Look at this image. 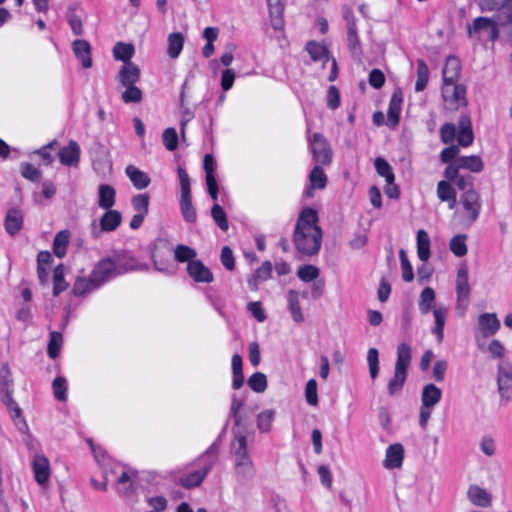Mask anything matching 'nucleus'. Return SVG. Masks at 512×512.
<instances>
[{"instance_id": "obj_1", "label": "nucleus", "mask_w": 512, "mask_h": 512, "mask_svg": "<svg viewBox=\"0 0 512 512\" xmlns=\"http://www.w3.org/2000/svg\"><path fill=\"white\" fill-rule=\"evenodd\" d=\"M293 243L296 250L305 256H314L320 251L322 230L315 209L306 207L301 211L295 225Z\"/></svg>"}, {"instance_id": "obj_2", "label": "nucleus", "mask_w": 512, "mask_h": 512, "mask_svg": "<svg viewBox=\"0 0 512 512\" xmlns=\"http://www.w3.org/2000/svg\"><path fill=\"white\" fill-rule=\"evenodd\" d=\"M234 436L230 444V451L234 457V470L239 484H246L255 477L256 470L247 448L246 432L242 429H232Z\"/></svg>"}, {"instance_id": "obj_3", "label": "nucleus", "mask_w": 512, "mask_h": 512, "mask_svg": "<svg viewBox=\"0 0 512 512\" xmlns=\"http://www.w3.org/2000/svg\"><path fill=\"white\" fill-rule=\"evenodd\" d=\"M411 359V347L407 343L399 344L397 347L394 375L387 384V390L390 396H394L402 390L407 379V370Z\"/></svg>"}, {"instance_id": "obj_4", "label": "nucleus", "mask_w": 512, "mask_h": 512, "mask_svg": "<svg viewBox=\"0 0 512 512\" xmlns=\"http://www.w3.org/2000/svg\"><path fill=\"white\" fill-rule=\"evenodd\" d=\"M178 176L180 180L181 195L180 209L186 222L195 223L197 220V212L192 204L191 185L188 173L184 168H178Z\"/></svg>"}, {"instance_id": "obj_5", "label": "nucleus", "mask_w": 512, "mask_h": 512, "mask_svg": "<svg viewBox=\"0 0 512 512\" xmlns=\"http://www.w3.org/2000/svg\"><path fill=\"white\" fill-rule=\"evenodd\" d=\"M456 310L463 315L470 303L471 287L469 284L468 268L461 265L458 268L455 280Z\"/></svg>"}, {"instance_id": "obj_6", "label": "nucleus", "mask_w": 512, "mask_h": 512, "mask_svg": "<svg viewBox=\"0 0 512 512\" xmlns=\"http://www.w3.org/2000/svg\"><path fill=\"white\" fill-rule=\"evenodd\" d=\"M133 268L124 267L122 265H118L111 258H105L99 261L94 269L91 272V275L95 282L101 287L104 283L109 281L110 279L127 272L128 270H132Z\"/></svg>"}, {"instance_id": "obj_7", "label": "nucleus", "mask_w": 512, "mask_h": 512, "mask_svg": "<svg viewBox=\"0 0 512 512\" xmlns=\"http://www.w3.org/2000/svg\"><path fill=\"white\" fill-rule=\"evenodd\" d=\"M502 19L500 16L496 18L477 17L473 20L472 25L468 26V35L470 37L477 36L480 38L486 35L491 41H495L499 36L498 23Z\"/></svg>"}, {"instance_id": "obj_8", "label": "nucleus", "mask_w": 512, "mask_h": 512, "mask_svg": "<svg viewBox=\"0 0 512 512\" xmlns=\"http://www.w3.org/2000/svg\"><path fill=\"white\" fill-rule=\"evenodd\" d=\"M442 96L446 109L451 111L458 110L460 107L465 106L467 103L466 88L461 84H443Z\"/></svg>"}, {"instance_id": "obj_9", "label": "nucleus", "mask_w": 512, "mask_h": 512, "mask_svg": "<svg viewBox=\"0 0 512 512\" xmlns=\"http://www.w3.org/2000/svg\"><path fill=\"white\" fill-rule=\"evenodd\" d=\"M310 148L313 155V160L317 164H330L332 152L326 138L322 134L315 133L312 136L310 139Z\"/></svg>"}, {"instance_id": "obj_10", "label": "nucleus", "mask_w": 512, "mask_h": 512, "mask_svg": "<svg viewBox=\"0 0 512 512\" xmlns=\"http://www.w3.org/2000/svg\"><path fill=\"white\" fill-rule=\"evenodd\" d=\"M498 392L502 400L508 402L512 399V365L501 362L497 374Z\"/></svg>"}, {"instance_id": "obj_11", "label": "nucleus", "mask_w": 512, "mask_h": 512, "mask_svg": "<svg viewBox=\"0 0 512 512\" xmlns=\"http://www.w3.org/2000/svg\"><path fill=\"white\" fill-rule=\"evenodd\" d=\"M31 465L36 483L39 486L46 488L51 476V468L48 458L43 454L37 453L34 455Z\"/></svg>"}, {"instance_id": "obj_12", "label": "nucleus", "mask_w": 512, "mask_h": 512, "mask_svg": "<svg viewBox=\"0 0 512 512\" xmlns=\"http://www.w3.org/2000/svg\"><path fill=\"white\" fill-rule=\"evenodd\" d=\"M107 211L100 218V228L93 224L92 236L99 238L102 232H112L121 224L122 216L120 212L113 209H106Z\"/></svg>"}, {"instance_id": "obj_13", "label": "nucleus", "mask_w": 512, "mask_h": 512, "mask_svg": "<svg viewBox=\"0 0 512 512\" xmlns=\"http://www.w3.org/2000/svg\"><path fill=\"white\" fill-rule=\"evenodd\" d=\"M461 203L470 223L476 221L481 210V198L475 189H468L461 195Z\"/></svg>"}, {"instance_id": "obj_14", "label": "nucleus", "mask_w": 512, "mask_h": 512, "mask_svg": "<svg viewBox=\"0 0 512 512\" xmlns=\"http://www.w3.org/2000/svg\"><path fill=\"white\" fill-rule=\"evenodd\" d=\"M500 321L495 313H482L478 317V333L483 338H489L500 329Z\"/></svg>"}, {"instance_id": "obj_15", "label": "nucleus", "mask_w": 512, "mask_h": 512, "mask_svg": "<svg viewBox=\"0 0 512 512\" xmlns=\"http://www.w3.org/2000/svg\"><path fill=\"white\" fill-rule=\"evenodd\" d=\"M343 17L346 21L348 47L352 52H358L360 49V41L358 38L355 15L351 9L347 8L343 12Z\"/></svg>"}, {"instance_id": "obj_16", "label": "nucleus", "mask_w": 512, "mask_h": 512, "mask_svg": "<svg viewBox=\"0 0 512 512\" xmlns=\"http://www.w3.org/2000/svg\"><path fill=\"white\" fill-rule=\"evenodd\" d=\"M187 273L198 283H211L214 280L210 269L199 259L192 260L187 264Z\"/></svg>"}, {"instance_id": "obj_17", "label": "nucleus", "mask_w": 512, "mask_h": 512, "mask_svg": "<svg viewBox=\"0 0 512 512\" xmlns=\"http://www.w3.org/2000/svg\"><path fill=\"white\" fill-rule=\"evenodd\" d=\"M81 149L75 140H70L68 145L61 148L58 157L61 164L69 167H77L80 161Z\"/></svg>"}, {"instance_id": "obj_18", "label": "nucleus", "mask_w": 512, "mask_h": 512, "mask_svg": "<svg viewBox=\"0 0 512 512\" xmlns=\"http://www.w3.org/2000/svg\"><path fill=\"white\" fill-rule=\"evenodd\" d=\"M404 460V447L400 443H395L386 449L383 466L388 469H398L402 466Z\"/></svg>"}, {"instance_id": "obj_19", "label": "nucleus", "mask_w": 512, "mask_h": 512, "mask_svg": "<svg viewBox=\"0 0 512 512\" xmlns=\"http://www.w3.org/2000/svg\"><path fill=\"white\" fill-rule=\"evenodd\" d=\"M141 71L137 64L129 62L123 64L118 73V81L122 86L135 85L140 80Z\"/></svg>"}, {"instance_id": "obj_20", "label": "nucleus", "mask_w": 512, "mask_h": 512, "mask_svg": "<svg viewBox=\"0 0 512 512\" xmlns=\"http://www.w3.org/2000/svg\"><path fill=\"white\" fill-rule=\"evenodd\" d=\"M72 49L76 58L85 69L92 67L91 46L87 40L77 39L72 43Z\"/></svg>"}, {"instance_id": "obj_21", "label": "nucleus", "mask_w": 512, "mask_h": 512, "mask_svg": "<svg viewBox=\"0 0 512 512\" xmlns=\"http://www.w3.org/2000/svg\"><path fill=\"white\" fill-rule=\"evenodd\" d=\"M23 226V213L19 208H10L7 213L4 220V227L6 232L11 235L15 236Z\"/></svg>"}, {"instance_id": "obj_22", "label": "nucleus", "mask_w": 512, "mask_h": 512, "mask_svg": "<svg viewBox=\"0 0 512 512\" xmlns=\"http://www.w3.org/2000/svg\"><path fill=\"white\" fill-rule=\"evenodd\" d=\"M402 101L401 91H395L392 94L387 110V123L392 128L396 127L399 123Z\"/></svg>"}, {"instance_id": "obj_23", "label": "nucleus", "mask_w": 512, "mask_h": 512, "mask_svg": "<svg viewBox=\"0 0 512 512\" xmlns=\"http://www.w3.org/2000/svg\"><path fill=\"white\" fill-rule=\"evenodd\" d=\"M309 183L310 186L306 190V195L308 197L313 196L314 189H324L326 187L327 176L319 165L314 166V168L310 171Z\"/></svg>"}, {"instance_id": "obj_24", "label": "nucleus", "mask_w": 512, "mask_h": 512, "mask_svg": "<svg viewBox=\"0 0 512 512\" xmlns=\"http://www.w3.org/2000/svg\"><path fill=\"white\" fill-rule=\"evenodd\" d=\"M460 70L461 65L458 58L449 56L442 71L444 84L455 83L458 79Z\"/></svg>"}, {"instance_id": "obj_25", "label": "nucleus", "mask_w": 512, "mask_h": 512, "mask_svg": "<svg viewBox=\"0 0 512 512\" xmlns=\"http://www.w3.org/2000/svg\"><path fill=\"white\" fill-rule=\"evenodd\" d=\"M126 174L129 177V179L132 182V184L137 189H144L151 182V179H150L149 175L147 173L141 171L140 169H138L134 165H128L126 167Z\"/></svg>"}, {"instance_id": "obj_26", "label": "nucleus", "mask_w": 512, "mask_h": 512, "mask_svg": "<svg viewBox=\"0 0 512 512\" xmlns=\"http://www.w3.org/2000/svg\"><path fill=\"white\" fill-rule=\"evenodd\" d=\"M468 498L476 506L488 507L491 505V496L483 488L472 485L468 489Z\"/></svg>"}, {"instance_id": "obj_27", "label": "nucleus", "mask_w": 512, "mask_h": 512, "mask_svg": "<svg viewBox=\"0 0 512 512\" xmlns=\"http://www.w3.org/2000/svg\"><path fill=\"white\" fill-rule=\"evenodd\" d=\"M115 189L108 184H101L98 188V205L102 209H111L115 204Z\"/></svg>"}, {"instance_id": "obj_28", "label": "nucleus", "mask_w": 512, "mask_h": 512, "mask_svg": "<svg viewBox=\"0 0 512 512\" xmlns=\"http://www.w3.org/2000/svg\"><path fill=\"white\" fill-rule=\"evenodd\" d=\"M448 309L444 306H438L433 310V316L435 319V326L432 329V333L436 335L439 343L443 341L444 327L446 322Z\"/></svg>"}, {"instance_id": "obj_29", "label": "nucleus", "mask_w": 512, "mask_h": 512, "mask_svg": "<svg viewBox=\"0 0 512 512\" xmlns=\"http://www.w3.org/2000/svg\"><path fill=\"white\" fill-rule=\"evenodd\" d=\"M98 288V284L95 282L92 275L90 274L88 278L78 277L73 285L72 291L76 296H84Z\"/></svg>"}, {"instance_id": "obj_30", "label": "nucleus", "mask_w": 512, "mask_h": 512, "mask_svg": "<svg viewBox=\"0 0 512 512\" xmlns=\"http://www.w3.org/2000/svg\"><path fill=\"white\" fill-rule=\"evenodd\" d=\"M417 255L422 262H427L430 258V238L423 229L417 232Z\"/></svg>"}, {"instance_id": "obj_31", "label": "nucleus", "mask_w": 512, "mask_h": 512, "mask_svg": "<svg viewBox=\"0 0 512 512\" xmlns=\"http://www.w3.org/2000/svg\"><path fill=\"white\" fill-rule=\"evenodd\" d=\"M269 6L271 24L275 30H280L283 28V11H284V3L283 1H267Z\"/></svg>"}, {"instance_id": "obj_32", "label": "nucleus", "mask_w": 512, "mask_h": 512, "mask_svg": "<svg viewBox=\"0 0 512 512\" xmlns=\"http://www.w3.org/2000/svg\"><path fill=\"white\" fill-rule=\"evenodd\" d=\"M212 464L207 465L204 469L194 471L184 478H181L180 483L185 488H194L199 486L205 479L208 472L211 470Z\"/></svg>"}, {"instance_id": "obj_33", "label": "nucleus", "mask_w": 512, "mask_h": 512, "mask_svg": "<svg viewBox=\"0 0 512 512\" xmlns=\"http://www.w3.org/2000/svg\"><path fill=\"white\" fill-rule=\"evenodd\" d=\"M442 392L440 388L434 384H427L424 386L421 396V402L425 406L434 407L441 400Z\"/></svg>"}, {"instance_id": "obj_34", "label": "nucleus", "mask_w": 512, "mask_h": 512, "mask_svg": "<svg viewBox=\"0 0 512 512\" xmlns=\"http://www.w3.org/2000/svg\"><path fill=\"white\" fill-rule=\"evenodd\" d=\"M242 357L239 354H234L231 360V368H232V387L235 390L240 389L244 383V375L242 371Z\"/></svg>"}, {"instance_id": "obj_35", "label": "nucleus", "mask_w": 512, "mask_h": 512, "mask_svg": "<svg viewBox=\"0 0 512 512\" xmlns=\"http://www.w3.org/2000/svg\"><path fill=\"white\" fill-rule=\"evenodd\" d=\"M70 232L68 230L59 231L53 240V253L63 258L66 255L67 247L69 244Z\"/></svg>"}, {"instance_id": "obj_36", "label": "nucleus", "mask_w": 512, "mask_h": 512, "mask_svg": "<svg viewBox=\"0 0 512 512\" xmlns=\"http://www.w3.org/2000/svg\"><path fill=\"white\" fill-rule=\"evenodd\" d=\"M167 41H168L167 53L170 58L176 59L180 55V53L183 49L184 36L180 32H174V33H171L168 35Z\"/></svg>"}, {"instance_id": "obj_37", "label": "nucleus", "mask_w": 512, "mask_h": 512, "mask_svg": "<svg viewBox=\"0 0 512 512\" xmlns=\"http://www.w3.org/2000/svg\"><path fill=\"white\" fill-rule=\"evenodd\" d=\"M288 309L292 315V318L295 322L301 323L304 321V316L301 311L300 301H299V293L295 290H290L288 292Z\"/></svg>"}, {"instance_id": "obj_38", "label": "nucleus", "mask_w": 512, "mask_h": 512, "mask_svg": "<svg viewBox=\"0 0 512 512\" xmlns=\"http://www.w3.org/2000/svg\"><path fill=\"white\" fill-rule=\"evenodd\" d=\"M306 50L313 61H327L329 59L326 46L315 41H309L306 44Z\"/></svg>"}, {"instance_id": "obj_39", "label": "nucleus", "mask_w": 512, "mask_h": 512, "mask_svg": "<svg viewBox=\"0 0 512 512\" xmlns=\"http://www.w3.org/2000/svg\"><path fill=\"white\" fill-rule=\"evenodd\" d=\"M134 46L123 42H118L113 48V56L116 60L123 61L124 64L131 62L130 59L134 55Z\"/></svg>"}, {"instance_id": "obj_40", "label": "nucleus", "mask_w": 512, "mask_h": 512, "mask_svg": "<svg viewBox=\"0 0 512 512\" xmlns=\"http://www.w3.org/2000/svg\"><path fill=\"white\" fill-rule=\"evenodd\" d=\"M459 162V167L461 169H467L474 173H479L483 170V162L479 156L471 155L464 156L457 159Z\"/></svg>"}, {"instance_id": "obj_41", "label": "nucleus", "mask_w": 512, "mask_h": 512, "mask_svg": "<svg viewBox=\"0 0 512 512\" xmlns=\"http://www.w3.org/2000/svg\"><path fill=\"white\" fill-rule=\"evenodd\" d=\"M435 301V292L431 287L422 290L419 298V310L422 314H427L433 307Z\"/></svg>"}, {"instance_id": "obj_42", "label": "nucleus", "mask_w": 512, "mask_h": 512, "mask_svg": "<svg viewBox=\"0 0 512 512\" xmlns=\"http://www.w3.org/2000/svg\"><path fill=\"white\" fill-rule=\"evenodd\" d=\"M374 166L377 173L384 177L386 183L395 182V175L391 165L382 157H377L374 161Z\"/></svg>"}, {"instance_id": "obj_43", "label": "nucleus", "mask_w": 512, "mask_h": 512, "mask_svg": "<svg viewBox=\"0 0 512 512\" xmlns=\"http://www.w3.org/2000/svg\"><path fill=\"white\" fill-rule=\"evenodd\" d=\"M68 284L64 279V266L59 264L55 267L53 272V295L58 296L66 290Z\"/></svg>"}, {"instance_id": "obj_44", "label": "nucleus", "mask_w": 512, "mask_h": 512, "mask_svg": "<svg viewBox=\"0 0 512 512\" xmlns=\"http://www.w3.org/2000/svg\"><path fill=\"white\" fill-rule=\"evenodd\" d=\"M429 69L424 60H418L417 62V80L415 84V90L417 92L423 91L428 83Z\"/></svg>"}, {"instance_id": "obj_45", "label": "nucleus", "mask_w": 512, "mask_h": 512, "mask_svg": "<svg viewBox=\"0 0 512 512\" xmlns=\"http://www.w3.org/2000/svg\"><path fill=\"white\" fill-rule=\"evenodd\" d=\"M197 253L196 251L183 244H179L175 247L174 250V258L177 262L183 263V262H190L192 260H196Z\"/></svg>"}, {"instance_id": "obj_46", "label": "nucleus", "mask_w": 512, "mask_h": 512, "mask_svg": "<svg viewBox=\"0 0 512 512\" xmlns=\"http://www.w3.org/2000/svg\"><path fill=\"white\" fill-rule=\"evenodd\" d=\"M466 239V235L458 234L450 240L449 248L455 256L463 257L467 254Z\"/></svg>"}, {"instance_id": "obj_47", "label": "nucleus", "mask_w": 512, "mask_h": 512, "mask_svg": "<svg viewBox=\"0 0 512 512\" xmlns=\"http://www.w3.org/2000/svg\"><path fill=\"white\" fill-rule=\"evenodd\" d=\"M248 386L256 393H262L267 388V378L261 372H255L248 378Z\"/></svg>"}, {"instance_id": "obj_48", "label": "nucleus", "mask_w": 512, "mask_h": 512, "mask_svg": "<svg viewBox=\"0 0 512 512\" xmlns=\"http://www.w3.org/2000/svg\"><path fill=\"white\" fill-rule=\"evenodd\" d=\"M211 217L216 225L222 230L227 231L229 228L228 220L224 209L215 203L211 209Z\"/></svg>"}, {"instance_id": "obj_49", "label": "nucleus", "mask_w": 512, "mask_h": 512, "mask_svg": "<svg viewBox=\"0 0 512 512\" xmlns=\"http://www.w3.org/2000/svg\"><path fill=\"white\" fill-rule=\"evenodd\" d=\"M62 343L63 337L61 333L56 331L50 333V339L47 348V353L50 358L54 359L59 355Z\"/></svg>"}, {"instance_id": "obj_50", "label": "nucleus", "mask_w": 512, "mask_h": 512, "mask_svg": "<svg viewBox=\"0 0 512 512\" xmlns=\"http://www.w3.org/2000/svg\"><path fill=\"white\" fill-rule=\"evenodd\" d=\"M124 87L126 89L121 95V98L124 103H139L142 101L143 93L140 88H138L135 85Z\"/></svg>"}, {"instance_id": "obj_51", "label": "nucleus", "mask_w": 512, "mask_h": 512, "mask_svg": "<svg viewBox=\"0 0 512 512\" xmlns=\"http://www.w3.org/2000/svg\"><path fill=\"white\" fill-rule=\"evenodd\" d=\"M13 379L8 364H3L0 371V391L1 394L12 392Z\"/></svg>"}, {"instance_id": "obj_52", "label": "nucleus", "mask_w": 512, "mask_h": 512, "mask_svg": "<svg viewBox=\"0 0 512 512\" xmlns=\"http://www.w3.org/2000/svg\"><path fill=\"white\" fill-rule=\"evenodd\" d=\"M319 274L320 270L316 266L310 264L300 266L297 271V276L304 282H311L317 279Z\"/></svg>"}, {"instance_id": "obj_53", "label": "nucleus", "mask_w": 512, "mask_h": 512, "mask_svg": "<svg viewBox=\"0 0 512 512\" xmlns=\"http://www.w3.org/2000/svg\"><path fill=\"white\" fill-rule=\"evenodd\" d=\"M275 412L273 410H265L257 416V427L261 432H268L271 429Z\"/></svg>"}, {"instance_id": "obj_54", "label": "nucleus", "mask_w": 512, "mask_h": 512, "mask_svg": "<svg viewBox=\"0 0 512 512\" xmlns=\"http://www.w3.org/2000/svg\"><path fill=\"white\" fill-rule=\"evenodd\" d=\"M399 257L401 262L402 279L405 282H411L414 279L413 268L404 249L399 251Z\"/></svg>"}, {"instance_id": "obj_55", "label": "nucleus", "mask_w": 512, "mask_h": 512, "mask_svg": "<svg viewBox=\"0 0 512 512\" xmlns=\"http://www.w3.org/2000/svg\"><path fill=\"white\" fill-rule=\"evenodd\" d=\"M367 362L370 377L374 380L379 373V353L376 348H370L367 352Z\"/></svg>"}, {"instance_id": "obj_56", "label": "nucleus", "mask_w": 512, "mask_h": 512, "mask_svg": "<svg viewBox=\"0 0 512 512\" xmlns=\"http://www.w3.org/2000/svg\"><path fill=\"white\" fill-rule=\"evenodd\" d=\"M52 388L54 392V396L59 401H65L67 398V382L64 377H56L53 380Z\"/></svg>"}, {"instance_id": "obj_57", "label": "nucleus", "mask_w": 512, "mask_h": 512, "mask_svg": "<svg viewBox=\"0 0 512 512\" xmlns=\"http://www.w3.org/2000/svg\"><path fill=\"white\" fill-rule=\"evenodd\" d=\"M150 197L148 194H138L132 198V206L139 214H148Z\"/></svg>"}, {"instance_id": "obj_58", "label": "nucleus", "mask_w": 512, "mask_h": 512, "mask_svg": "<svg viewBox=\"0 0 512 512\" xmlns=\"http://www.w3.org/2000/svg\"><path fill=\"white\" fill-rule=\"evenodd\" d=\"M163 144L169 151H174L178 145V136L177 132L174 128L170 127L164 130L163 135Z\"/></svg>"}, {"instance_id": "obj_59", "label": "nucleus", "mask_w": 512, "mask_h": 512, "mask_svg": "<svg viewBox=\"0 0 512 512\" xmlns=\"http://www.w3.org/2000/svg\"><path fill=\"white\" fill-rule=\"evenodd\" d=\"M21 175L27 180L37 182L41 178V171L30 163H22Z\"/></svg>"}, {"instance_id": "obj_60", "label": "nucleus", "mask_w": 512, "mask_h": 512, "mask_svg": "<svg viewBox=\"0 0 512 512\" xmlns=\"http://www.w3.org/2000/svg\"><path fill=\"white\" fill-rule=\"evenodd\" d=\"M455 195V190L448 182L440 181L437 184V196L441 201L444 202L446 200L453 199Z\"/></svg>"}, {"instance_id": "obj_61", "label": "nucleus", "mask_w": 512, "mask_h": 512, "mask_svg": "<svg viewBox=\"0 0 512 512\" xmlns=\"http://www.w3.org/2000/svg\"><path fill=\"white\" fill-rule=\"evenodd\" d=\"M2 401L7 406L13 419L20 418L22 411L12 398V392L3 393Z\"/></svg>"}, {"instance_id": "obj_62", "label": "nucleus", "mask_w": 512, "mask_h": 512, "mask_svg": "<svg viewBox=\"0 0 512 512\" xmlns=\"http://www.w3.org/2000/svg\"><path fill=\"white\" fill-rule=\"evenodd\" d=\"M305 398L308 404L315 406L318 404V395H317V382L315 379H310L306 383L305 387Z\"/></svg>"}, {"instance_id": "obj_63", "label": "nucleus", "mask_w": 512, "mask_h": 512, "mask_svg": "<svg viewBox=\"0 0 512 512\" xmlns=\"http://www.w3.org/2000/svg\"><path fill=\"white\" fill-rule=\"evenodd\" d=\"M456 136V127L452 123H445L440 128V138L444 144H451Z\"/></svg>"}, {"instance_id": "obj_64", "label": "nucleus", "mask_w": 512, "mask_h": 512, "mask_svg": "<svg viewBox=\"0 0 512 512\" xmlns=\"http://www.w3.org/2000/svg\"><path fill=\"white\" fill-rule=\"evenodd\" d=\"M244 405V401L242 399L237 398L235 395L232 397L230 414L234 418L235 426L239 427L242 422V416L240 415V410ZM240 429V428H237Z\"/></svg>"}]
</instances>
